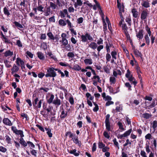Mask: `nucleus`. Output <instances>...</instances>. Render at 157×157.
I'll return each instance as SVG.
<instances>
[{
    "label": "nucleus",
    "instance_id": "nucleus-29",
    "mask_svg": "<svg viewBox=\"0 0 157 157\" xmlns=\"http://www.w3.org/2000/svg\"><path fill=\"white\" fill-rule=\"evenodd\" d=\"M59 24V25L62 26H65L67 25L66 23L62 19H60L58 21Z\"/></svg>",
    "mask_w": 157,
    "mask_h": 157
},
{
    "label": "nucleus",
    "instance_id": "nucleus-36",
    "mask_svg": "<svg viewBox=\"0 0 157 157\" xmlns=\"http://www.w3.org/2000/svg\"><path fill=\"white\" fill-rule=\"evenodd\" d=\"M151 115L148 113H144L142 115V117L146 119H148L151 117Z\"/></svg>",
    "mask_w": 157,
    "mask_h": 157
},
{
    "label": "nucleus",
    "instance_id": "nucleus-62",
    "mask_svg": "<svg viewBox=\"0 0 157 157\" xmlns=\"http://www.w3.org/2000/svg\"><path fill=\"white\" fill-rule=\"evenodd\" d=\"M109 148L108 147H105V146L104 147L102 148V151L103 152H105L109 151Z\"/></svg>",
    "mask_w": 157,
    "mask_h": 157
},
{
    "label": "nucleus",
    "instance_id": "nucleus-28",
    "mask_svg": "<svg viewBox=\"0 0 157 157\" xmlns=\"http://www.w3.org/2000/svg\"><path fill=\"white\" fill-rule=\"evenodd\" d=\"M5 140L8 144H11V139L10 137L8 135H6L5 136Z\"/></svg>",
    "mask_w": 157,
    "mask_h": 157
},
{
    "label": "nucleus",
    "instance_id": "nucleus-42",
    "mask_svg": "<svg viewBox=\"0 0 157 157\" xmlns=\"http://www.w3.org/2000/svg\"><path fill=\"white\" fill-rule=\"evenodd\" d=\"M111 55L113 58L115 59H117V52L116 51H112L111 52Z\"/></svg>",
    "mask_w": 157,
    "mask_h": 157
},
{
    "label": "nucleus",
    "instance_id": "nucleus-45",
    "mask_svg": "<svg viewBox=\"0 0 157 157\" xmlns=\"http://www.w3.org/2000/svg\"><path fill=\"white\" fill-rule=\"evenodd\" d=\"M119 13L121 18V20L119 22V24L121 25L122 24L123 22L124 21V18L123 17L122 12Z\"/></svg>",
    "mask_w": 157,
    "mask_h": 157
},
{
    "label": "nucleus",
    "instance_id": "nucleus-59",
    "mask_svg": "<svg viewBox=\"0 0 157 157\" xmlns=\"http://www.w3.org/2000/svg\"><path fill=\"white\" fill-rule=\"evenodd\" d=\"M103 134L104 137L108 139H109L110 137L109 134L106 131L104 132Z\"/></svg>",
    "mask_w": 157,
    "mask_h": 157
},
{
    "label": "nucleus",
    "instance_id": "nucleus-37",
    "mask_svg": "<svg viewBox=\"0 0 157 157\" xmlns=\"http://www.w3.org/2000/svg\"><path fill=\"white\" fill-rule=\"evenodd\" d=\"M84 62L86 64H91L92 63V60L91 59H86L84 60Z\"/></svg>",
    "mask_w": 157,
    "mask_h": 157
},
{
    "label": "nucleus",
    "instance_id": "nucleus-53",
    "mask_svg": "<svg viewBox=\"0 0 157 157\" xmlns=\"http://www.w3.org/2000/svg\"><path fill=\"white\" fill-rule=\"evenodd\" d=\"M125 86L128 88V90L131 91L132 90V89L131 88L132 86L128 82H126L125 83Z\"/></svg>",
    "mask_w": 157,
    "mask_h": 157
},
{
    "label": "nucleus",
    "instance_id": "nucleus-55",
    "mask_svg": "<svg viewBox=\"0 0 157 157\" xmlns=\"http://www.w3.org/2000/svg\"><path fill=\"white\" fill-rule=\"evenodd\" d=\"M86 37H87V40L92 41L93 40V38L88 33H86L85 34Z\"/></svg>",
    "mask_w": 157,
    "mask_h": 157
},
{
    "label": "nucleus",
    "instance_id": "nucleus-9",
    "mask_svg": "<svg viewBox=\"0 0 157 157\" xmlns=\"http://www.w3.org/2000/svg\"><path fill=\"white\" fill-rule=\"evenodd\" d=\"M68 151L69 153L73 154L75 156H78L79 155L80 153V152L78 151L77 152V150L75 149L73 150H70V151L68 150Z\"/></svg>",
    "mask_w": 157,
    "mask_h": 157
},
{
    "label": "nucleus",
    "instance_id": "nucleus-51",
    "mask_svg": "<svg viewBox=\"0 0 157 157\" xmlns=\"http://www.w3.org/2000/svg\"><path fill=\"white\" fill-rule=\"evenodd\" d=\"M38 101V98H36L34 100L33 102V106L34 107L36 108L37 105V102Z\"/></svg>",
    "mask_w": 157,
    "mask_h": 157
},
{
    "label": "nucleus",
    "instance_id": "nucleus-44",
    "mask_svg": "<svg viewBox=\"0 0 157 157\" xmlns=\"http://www.w3.org/2000/svg\"><path fill=\"white\" fill-rule=\"evenodd\" d=\"M110 84H114L115 82L116 79L114 77H111L109 78Z\"/></svg>",
    "mask_w": 157,
    "mask_h": 157
},
{
    "label": "nucleus",
    "instance_id": "nucleus-52",
    "mask_svg": "<svg viewBox=\"0 0 157 157\" xmlns=\"http://www.w3.org/2000/svg\"><path fill=\"white\" fill-rule=\"evenodd\" d=\"M157 127V121H153L152 124V127L154 129V131L153 132V133L155 132V129Z\"/></svg>",
    "mask_w": 157,
    "mask_h": 157
},
{
    "label": "nucleus",
    "instance_id": "nucleus-41",
    "mask_svg": "<svg viewBox=\"0 0 157 157\" xmlns=\"http://www.w3.org/2000/svg\"><path fill=\"white\" fill-rule=\"evenodd\" d=\"M73 69L76 71H79L81 70V68L79 65L75 64L74 66Z\"/></svg>",
    "mask_w": 157,
    "mask_h": 157
},
{
    "label": "nucleus",
    "instance_id": "nucleus-22",
    "mask_svg": "<svg viewBox=\"0 0 157 157\" xmlns=\"http://www.w3.org/2000/svg\"><path fill=\"white\" fill-rule=\"evenodd\" d=\"M54 98V95L52 94H51L50 95V98L49 99H47V103L49 104H50L52 103L53 101Z\"/></svg>",
    "mask_w": 157,
    "mask_h": 157
},
{
    "label": "nucleus",
    "instance_id": "nucleus-60",
    "mask_svg": "<svg viewBox=\"0 0 157 157\" xmlns=\"http://www.w3.org/2000/svg\"><path fill=\"white\" fill-rule=\"evenodd\" d=\"M68 135H69V137L70 138H73V134L71 133V131L67 132L66 133L65 136H67Z\"/></svg>",
    "mask_w": 157,
    "mask_h": 157
},
{
    "label": "nucleus",
    "instance_id": "nucleus-8",
    "mask_svg": "<svg viewBox=\"0 0 157 157\" xmlns=\"http://www.w3.org/2000/svg\"><path fill=\"white\" fill-rule=\"evenodd\" d=\"M128 78V80L131 82L132 84L133 83L134 84V87H135L137 83V82L135 78L133 77L132 75H131Z\"/></svg>",
    "mask_w": 157,
    "mask_h": 157
},
{
    "label": "nucleus",
    "instance_id": "nucleus-57",
    "mask_svg": "<svg viewBox=\"0 0 157 157\" xmlns=\"http://www.w3.org/2000/svg\"><path fill=\"white\" fill-rule=\"evenodd\" d=\"M47 35L50 40H54V37L52 33L50 32L47 33Z\"/></svg>",
    "mask_w": 157,
    "mask_h": 157
},
{
    "label": "nucleus",
    "instance_id": "nucleus-10",
    "mask_svg": "<svg viewBox=\"0 0 157 157\" xmlns=\"http://www.w3.org/2000/svg\"><path fill=\"white\" fill-rule=\"evenodd\" d=\"M44 15L45 16H48L49 15L50 13H51V9L50 7H47L46 9H45L44 10Z\"/></svg>",
    "mask_w": 157,
    "mask_h": 157
},
{
    "label": "nucleus",
    "instance_id": "nucleus-47",
    "mask_svg": "<svg viewBox=\"0 0 157 157\" xmlns=\"http://www.w3.org/2000/svg\"><path fill=\"white\" fill-rule=\"evenodd\" d=\"M113 141L114 143V145L115 146L117 147L118 149H119V144L118 142L117 141V140L116 138H115L113 140Z\"/></svg>",
    "mask_w": 157,
    "mask_h": 157
},
{
    "label": "nucleus",
    "instance_id": "nucleus-27",
    "mask_svg": "<svg viewBox=\"0 0 157 157\" xmlns=\"http://www.w3.org/2000/svg\"><path fill=\"white\" fill-rule=\"evenodd\" d=\"M152 100V103L149 106L150 108H153L157 105V100L153 99Z\"/></svg>",
    "mask_w": 157,
    "mask_h": 157
},
{
    "label": "nucleus",
    "instance_id": "nucleus-46",
    "mask_svg": "<svg viewBox=\"0 0 157 157\" xmlns=\"http://www.w3.org/2000/svg\"><path fill=\"white\" fill-rule=\"evenodd\" d=\"M13 23L14 24H15V25L17 27H18V28H23V27L22 25L21 24H20V23H19L17 21H15Z\"/></svg>",
    "mask_w": 157,
    "mask_h": 157
},
{
    "label": "nucleus",
    "instance_id": "nucleus-38",
    "mask_svg": "<svg viewBox=\"0 0 157 157\" xmlns=\"http://www.w3.org/2000/svg\"><path fill=\"white\" fill-rule=\"evenodd\" d=\"M125 21L128 23L129 26H131L132 21L130 16H129L128 17H126L125 19Z\"/></svg>",
    "mask_w": 157,
    "mask_h": 157
},
{
    "label": "nucleus",
    "instance_id": "nucleus-21",
    "mask_svg": "<svg viewBox=\"0 0 157 157\" xmlns=\"http://www.w3.org/2000/svg\"><path fill=\"white\" fill-rule=\"evenodd\" d=\"M97 46V44L94 42H92L89 44V47L94 50L96 49Z\"/></svg>",
    "mask_w": 157,
    "mask_h": 157
},
{
    "label": "nucleus",
    "instance_id": "nucleus-48",
    "mask_svg": "<svg viewBox=\"0 0 157 157\" xmlns=\"http://www.w3.org/2000/svg\"><path fill=\"white\" fill-rule=\"evenodd\" d=\"M117 124L120 129H121L123 131L125 129L123 128V126L122 122H118Z\"/></svg>",
    "mask_w": 157,
    "mask_h": 157
},
{
    "label": "nucleus",
    "instance_id": "nucleus-12",
    "mask_svg": "<svg viewBox=\"0 0 157 157\" xmlns=\"http://www.w3.org/2000/svg\"><path fill=\"white\" fill-rule=\"evenodd\" d=\"M70 110V109H68V111H62L61 112V114L60 116V118L61 119H63L66 117L67 115L68 111H69Z\"/></svg>",
    "mask_w": 157,
    "mask_h": 157
},
{
    "label": "nucleus",
    "instance_id": "nucleus-30",
    "mask_svg": "<svg viewBox=\"0 0 157 157\" xmlns=\"http://www.w3.org/2000/svg\"><path fill=\"white\" fill-rule=\"evenodd\" d=\"M132 131V129H130L128 130L125 132L124 134V137H126L130 135Z\"/></svg>",
    "mask_w": 157,
    "mask_h": 157
},
{
    "label": "nucleus",
    "instance_id": "nucleus-19",
    "mask_svg": "<svg viewBox=\"0 0 157 157\" xmlns=\"http://www.w3.org/2000/svg\"><path fill=\"white\" fill-rule=\"evenodd\" d=\"M60 14L61 17L62 18H64L65 17V15L67 14V10L65 9L63 10V11H60Z\"/></svg>",
    "mask_w": 157,
    "mask_h": 157
},
{
    "label": "nucleus",
    "instance_id": "nucleus-50",
    "mask_svg": "<svg viewBox=\"0 0 157 157\" xmlns=\"http://www.w3.org/2000/svg\"><path fill=\"white\" fill-rule=\"evenodd\" d=\"M105 144H104L102 142H99L98 144V147L100 149H102L105 147Z\"/></svg>",
    "mask_w": 157,
    "mask_h": 157
},
{
    "label": "nucleus",
    "instance_id": "nucleus-31",
    "mask_svg": "<svg viewBox=\"0 0 157 157\" xmlns=\"http://www.w3.org/2000/svg\"><path fill=\"white\" fill-rule=\"evenodd\" d=\"M81 39L82 42H86L87 41V37L86 36V34H85V35H82L81 36Z\"/></svg>",
    "mask_w": 157,
    "mask_h": 157
},
{
    "label": "nucleus",
    "instance_id": "nucleus-58",
    "mask_svg": "<svg viewBox=\"0 0 157 157\" xmlns=\"http://www.w3.org/2000/svg\"><path fill=\"white\" fill-rule=\"evenodd\" d=\"M30 150V153L33 155L35 157L36 156V154H37V151L33 149H31Z\"/></svg>",
    "mask_w": 157,
    "mask_h": 157
},
{
    "label": "nucleus",
    "instance_id": "nucleus-61",
    "mask_svg": "<svg viewBox=\"0 0 157 157\" xmlns=\"http://www.w3.org/2000/svg\"><path fill=\"white\" fill-rule=\"evenodd\" d=\"M7 150L6 148L2 146H0V151L3 153L5 152Z\"/></svg>",
    "mask_w": 157,
    "mask_h": 157
},
{
    "label": "nucleus",
    "instance_id": "nucleus-18",
    "mask_svg": "<svg viewBox=\"0 0 157 157\" xmlns=\"http://www.w3.org/2000/svg\"><path fill=\"white\" fill-rule=\"evenodd\" d=\"M132 13V14L133 17L137 18L138 16V12L137 10L135 8L132 9L131 11Z\"/></svg>",
    "mask_w": 157,
    "mask_h": 157
},
{
    "label": "nucleus",
    "instance_id": "nucleus-7",
    "mask_svg": "<svg viewBox=\"0 0 157 157\" xmlns=\"http://www.w3.org/2000/svg\"><path fill=\"white\" fill-rule=\"evenodd\" d=\"M144 32V31L143 29H140L139 30L138 33H136V36L137 38H139V40L142 39L143 38Z\"/></svg>",
    "mask_w": 157,
    "mask_h": 157
},
{
    "label": "nucleus",
    "instance_id": "nucleus-6",
    "mask_svg": "<svg viewBox=\"0 0 157 157\" xmlns=\"http://www.w3.org/2000/svg\"><path fill=\"white\" fill-rule=\"evenodd\" d=\"M2 122L5 125H6L11 126L13 125V123L8 118H4Z\"/></svg>",
    "mask_w": 157,
    "mask_h": 157
},
{
    "label": "nucleus",
    "instance_id": "nucleus-25",
    "mask_svg": "<svg viewBox=\"0 0 157 157\" xmlns=\"http://www.w3.org/2000/svg\"><path fill=\"white\" fill-rule=\"evenodd\" d=\"M14 133L17 135H20L21 138L23 137L24 136V135L23 134V132L21 130H17Z\"/></svg>",
    "mask_w": 157,
    "mask_h": 157
},
{
    "label": "nucleus",
    "instance_id": "nucleus-23",
    "mask_svg": "<svg viewBox=\"0 0 157 157\" xmlns=\"http://www.w3.org/2000/svg\"><path fill=\"white\" fill-rule=\"evenodd\" d=\"M16 62L18 66H20L19 63H20L21 66L23 65L24 63V61L19 57L17 58Z\"/></svg>",
    "mask_w": 157,
    "mask_h": 157
},
{
    "label": "nucleus",
    "instance_id": "nucleus-26",
    "mask_svg": "<svg viewBox=\"0 0 157 157\" xmlns=\"http://www.w3.org/2000/svg\"><path fill=\"white\" fill-rule=\"evenodd\" d=\"M141 5L143 6L146 8H147L150 7V3L148 1H145L143 3H141Z\"/></svg>",
    "mask_w": 157,
    "mask_h": 157
},
{
    "label": "nucleus",
    "instance_id": "nucleus-3",
    "mask_svg": "<svg viewBox=\"0 0 157 157\" xmlns=\"http://www.w3.org/2000/svg\"><path fill=\"white\" fill-rule=\"evenodd\" d=\"M110 115L108 114L105 116V123L106 128L108 131H111V123L109 121Z\"/></svg>",
    "mask_w": 157,
    "mask_h": 157
},
{
    "label": "nucleus",
    "instance_id": "nucleus-17",
    "mask_svg": "<svg viewBox=\"0 0 157 157\" xmlns=\"http://www.w3.org/2000/svg\"><path fill=\"white\" fill-rule=\"evenodd\" d=\"M38 58L41 60L43 61L45 60V57L41 52H38L36 54Z\"/></svg>",
    "mask_w": 157,
    "mask_h": 157
},
{
    "label": "nucleus",
    "instance_id": "nucleus-43",
    "mask_svg": "<svg viewBox=\"0 0 157 157\" xmlns=\"http://www.w3.org/2000/svg\"><path fill=\"white\" fill-rule=\"evenodd\" d=\"M146 30L149 35V36H150L151 34V32L150 28L148 27V25H147L145 26Z\"/></svg>",
    "mask_w": 157,
    "mask_h": 157
},
{
    "label": "nucleus",
    "instance_id": "nucleus-4",
    "mask_svg": "<svg viewBox=\"0 0 157 157\" xmlns=\"http://www.w3.org/2000/svg\"><path fill=\"white\" fill-rule=\"evenodd\" d=\"M148 13L147 10H143L142 11L141 14L140 18L141 20L145 21V20L147 19L148 16Z\"/></svg>",
    "mask_w": 157,
    "mask_h": 157
},
{
    "label": "nucleus",
    "instance_id": "nucleus-1",
    "mask_svg": "<svg viewBox=\"0 0 157 157\" xmlns=\"http://www.w3.org/2000/svg\"><path fill=\"white\" fill-rule=\"evenodd\" d=\"M58 68H55L54 67H48L47 69L46 74L45 76L46 78H54L57 76V73L56 71H58Z\"/></svg>",
    "mask_w": 157,
    "mask_h": 157
},
{
    "label": "nucleus",
    "instance_id": "nucleus-24",
    "mask_svg": "<svg viewBox=\"0 0 157 157\" xmlns=\"http://www.w3.org/2000/svg\"><path fill=\"white\" fill-rule=\"evenodd\" d=\"M149 142L147 140V141L145 148H146V151L148 153H149L151 151V150L149 148Z\"/></svg>",
    "mask_w": 157,
    "mask_h": 157
},
{
    "label": "nucleus",
    "instance_id": "nucleus-63",
    "mask_svg": "<svg viewBox=\"0 0 157 157\" xmlns=\"http://www.w3.org/2000/svg\"><path fill=\"white\" fill-rule=\"evenodd\" d=\"M53 107L52 106L49 105L48 108H47L44 110L47 111L48 113L51 112Z\"/></svg>",
    "mask_w": 157,
    "mask_h": 157
},
{
    "label": "nucleus",
    "instance_id": "nucleus-34",
    "mask_svg": "<svg viewBox=\"0 0 157 157\" xmlns=\"http://www.w3.org/2000/svg\"><path fill=\"white\" fill-rule=\"evenodd\" d=\"M3 12L4 14L6 15L8 17L10 15V12L6 7H4L3 9Z\"/></svg>",
    "mask_w": 157,
    "mask_h": 157
},
{
    "label": "nucleus",
    "instance_id": "nucleus-13",
    "mask_svg": "<svg viewBox=\"0 0 157 157\" xmlns=\"http://www.w3.org/2000/svg\"><path fill=\"white\" fill-rule=\"evenodd\" d=\"M105 20L108 24V28L109 30L110 31L111 33H112L113 32V30H112V27H111V24L110 22V21L108 17L106 16L105 17Z\"/></svg>",
    "mask_w": 157,
    "mask_h": 157
},
{
    "label": "nucleus",
    "instance_id": "nucleus-14",
    "mask_svg": "<svg viewBox=\"0 0 157 157\" xmlns=\"http://www.w3.org/2000/svg\"><path fill=\"white\" fill-rule=\"evenodd\" d=\"M52 103L54 104L55 105L59 106L61 104L60 100L58 99L57 97H56V98L55 99L53 100V101Z\"/></svg>",
    "mask_w": 157,
    "mask_h": 157
},
{
    "label": "nucleus",
    "instance_id": "nucleus-16",
    "mask_svg": "<svg viewBox=\"0 0 157 157\" xmlns=\"http://www.w3.org/2000/svg\"><path fill=\"white\" fill-rule=\"evenodd\" d=\"M2 40L6 43L8 44H12V42L9 39L7 38V36H6L5 35L1 38Z\"/></svg>",
    "mask_w": 157,
    "mask_h": 157
},
{
    "label": "nucleus",
    "instance_id": "nucleus-40",
    "mask_svg": "<svg viewBox=\"0 0 157 157\" xmlns=\"http://www.w3.org/2000/svg\"><path fill=\"white\" fill-rule=\"evenodd\" d=\"M56 6L57 5L54 3L52 2H50L49 6H48V7H50V8H52V9L54 10L56 8Z\"/></svg>",
    "mask_w": 157,
    "mask_h": 157
},
{
    "label": "nucleus",
    "instance_id": "nucleus-49",
    "mask_svg": "<svg viewBox=\"0 0 157 157\" xmlns=\"http://www.w3.org/2000/svg\"><path fill=\"white\" fill-rule=\"evenodd\" d=\"M107 87L109 89V92L110 93H112L113 94H115V92L114 91L113 88L112 86H108Z\"/></svg>",
    "mask_w": 157,
    "mask_h": 157
},
{
    "label": "nucleus",
    "instance_id": "nucleus-2",
    "mask_svg": "<svg viewBox=\"0 0 157 157\" xmlns=\"http://www.w3.org/2000/svg\"><path fill=\"white\" fill-rule=\"evenodd\" d=\"M19 140V143L15 140H14V142L15 144V147L17 149H18L20 147V144L22 147H26L27 146V142H26L23 138V137L20 138Z\"/></svg>",
    "mask_w": 157,
    "mask_h": 157
},
{
    "label": "nucleus",
    "instance_id": "nucleus-35",
    "mask_svg": "<svg viewBox=\"0 0 157 157\" xmlns=\"http://www.w3.org/2000/svg\"><path fill=\"white\" fill-rule=\"evenodd\" d=\"M144 38L147 45H149L150 44V39L147 34L145 35Z\"/></svg>",
    "mask_w": 157,
    "mask_h": 157
},
{
    "label": "nucleus",
    "instance_id": "nucleus-11",
    "mask_svg": "<svg viewBox=\"0 0 157 157\" xmlns=\"http://www.w3.org/2000/svg\"><path fill=\"white\" fill-rule=\"evenodd\" d=\"M72 140L76 144H78L79 147H80L82 145V143L80 141H79L78 139V137L77 136H76L74 137V138H72Z\"/></svg>",
    "mask_w": 157,
    "mask_h": 157
},
{
    "label": "nucleus",
    "instance_id": "nucleus-54",
    "mask_svg": "<svg viewBox=\"0 0 157 157\" xmlns=\"http://www.w3.org/2000/svg\"><path fill=\"white\" fill-rule=\"evenodd\" d=\"M21 117L25 118L26 121H28L29 120V118L27 114L22 113H21Z\"/></svg>",
    "mask_w": 157,
    "mask_h": 157
},
{
    "label": "nucleus",
    "instance_id": "nucleus-5",
    "mask_svg": "<svg viewBox=\"0 0 157 157\" xmlns=\"http://www.w3.org/2000/svg\"><path fill=\"white\" fill-rule=\"evenodd\" d=\"M117 7L119 9V13L124 12V6L123 4L122 3V5H121V4L119 2V0H117Z\"/></svg>",
    "mask_w": 157,
    "mask_h": 157
},
{
    "label": "nucleus",
    "instance_id": "nucleus-20",
    "mask_svg": "<svg viewBox=\"0 0 157 157\" xmlns=\"http://www.w3.org/2000/svg\"><path fill=\"white\" fill-rule=\"evenodd\" d=\"M134 54L137 56L140 57L142 59L143 55L137 49H134L133 51Z\"/></svg>",
    "mask_w": 157,
    "mask_h": 157
},
{
    "label": "nucleus",
    "instance_id": "nucleus-56",
    "mask_svg": "<svg viewBox=\"0 0 157 157\" xmlns=\"http://www.w3.org/2000/svg\"><path fill=\"white\" fill-rule=\"evenodd\" d=\"M37 10L39 11L43 12L44 10L43 9L44 8V7L42 6L41 5H38L37 7Z\"/></svg>",
    "mask_w": 157,
    "mask_h": 157
},
{
    "label": "nucleus",
    "instance_id": "nucleus-32",
    "mask_svg": "<svg viewBox=\"0 0 157 157\" xmlns=\"http://www.w3.org/2000/svg\"><path fill=\"white\" fill-rule=\"evenodd\" d=\"M27 143L30 149L35 148V145L32 142L30 141H27Z\"/></svg>",
    "mask_w": 157,
    "mask_h": 157
},
{
    "label": "nucleus",
    "instance_id": "nucleus-15",
    "mask_svg": "<svg viewBox=\"0 0 157 157\" xmlns=\"http://www.w3.org/2000/svg\"><path fill=\"white\" fill-rule=\"evenodd\" d=\"M19 68L15 64L13 65V67L11 69V74H13L14 73L17 72L19 70Z\"/></svg>",
    "mask_w": 157,
    "mask_h": 157
},
{
    "label": "nucleus",
    "instance_id": "nucleus-64",
    "mask_svg": "<svg viewBox=\"0 0 157 157\" xmlns=\"http://www.w3.org/2000/svg\"><path fill=\"white\" fill-rule=\"evenodd\" d=\"M140 155L142 157H147L146 152L143 150L141 151Z\"/></svg>",
    "mask_w": 157,
    "mask_h": 157
},
{
    "label": "nucleus",
    "instance_id": "nucleus-39",
    "mask_svg": "<svg viewBox=\"0 0 157 157\" xmlns=\"http://www.w3.org/2000/svg\"><path fill=\"white\" fill-rule=\"evenodd\" d=\"M13 52H11L10 51H7L5 53L4 56L6 57H7L8 56H11L13 55Z\"/></svg>",
    "mask_w": 157,
    "mask_h": 157
},
{
    "label": "nucleus",
    "instance_id": "nucleus-33",
    "mask_svg": "<svg viewBox=\"0 0 157 157\" xmlns=\"http://www.w3.org/2000/svg\"><path fill=\"white\" fill-rule=\"evenodd\" d=\"M68 101L71 105H74V101L73 97L72 95H71L69 97Z\"/></svg>",
    "mask_w": 157,
    "mask_h": 157
}]
</instances>
